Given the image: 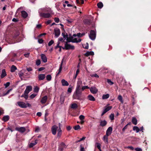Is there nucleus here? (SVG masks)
Returning a JSON list of instances; mask_svg holds the SVG:
<instances>
[{"label": "nucleus", "instance_id": "1", "mask_svg": "<svg viewBox=\"0 0 151 151\" xmlns=\"http://www.w3.org/2000/svg\"><path fill=\"white\" fill-rule=\"evenodd\" d=\"M51 10L47 8H42L39 10L40 16L45 18H49L51 17Z\"/></svg>", "mask_w": 151, "mask_h": 151}, {"label": "nucleus", "instance_id": "2", "mask_svg": "<svg viewBox=\"0 0 151 151\" xmlns=\"http://www.w3.org/2000/svg\"><path fill=\"white\" fill-rule=\"evenodd\" d=\"M83 91V90H82V88H81V87H76L75 91L73 96V98L81 100V95Z\"/></svg>", "mask_w": 151, "mask_h": 151}, {"label": "nucleus", "instance_id": "3", "mask_svg": "<svg viewBox=\"0 0 151 151\" xmlns=\"http://www.w3.org/2000/svg\"><path fill=\"white\" fill-rule=\"evenodd\" d=\"M18 105L20 107L22 108H26L27 107H30L31 106V104L29 103H25L22 101H19L17 102Z\"/></svg>", "mask_w": 151, "mask_h": 151}, {"label": "nucleus", "instance_id": "4", "mask_svg": "<svg viewBox=\"0 0 151 151\" xmlns=\"http://www.w3.org/2000/svg\"><path fill=\"white\" fill-rule=\"evenodd\" d=\"M96 36V32L95 30H91L89 35L90 38L92 40H94Z\"/></svg>", "mask_w": 151, "mask_h": 151}, {"label": "nucleus", "instance_id": "5", "mask_svg": "<svg viewBox=\"0 0 151 151\" xmlns=\"http://www.w3.org/2000/svg\"><path fill=\"white\" fill-rule=\"evenodd\" d=\"M65 49L66 50H74L75 47L73 45H71L68 43V42H65Z\"/></svg>", "mask_w": 151, "mask_h": 151}, {"label": "nucleus", "instance_id": "6", "mask_svg": "<svg viewBox=\"0 0 151 151\" xmlns=\"http://www.w3.org/2000/svg\"><path fill=\"white\" fill-rule=\"evenodd\" d=\"M67 146L63 142H62L59 146L58 150L59 151H63L64 148L67 147Z\"/></svg>", "mask_w": 151, "mask_h": 151}, {"label": "nucleus", "instance_id": "7", "mask_svg": "<svg viewBox=\"0 0 151 151\" xmlns=\"http://www.w3.org/2000/svg\"><path fill=\"white\" fill-rule=\"evenodd\" d=\"M54 32L55 33V37L56 38L58 37L60 34V29L58 28H55L54 29Z\"/></svg>", "mask_w": 151, "mask_h": 151}, {"label": "nucleus", "instance_id": "8", "mask_svg": "<svg viewBox=\"0 0 151 151\" xmlns=\"http://www.w3.org/2000/svg\"><path fill=\"white\" fill-rule=\"evenodd\" d=\"M58 127L56 125L53 126L51 128V131L53 134L55 135L56 133L57 130L58 129Z\"/></svg>", "mask_w": 151, "mask_h": 151}, {"label": "nucleus", "instance_id": "9", "mask_svg": "<svg viewBox=\"0 0 151 151\" xmlns=\"http://www.w3.org/2000/svg\"><path fill=\"white\" fill-rule=\"evenodd\" d=\"M15 130L19 132L23 133L26 131V129L24 127H17L15 128Z\"/></svg>", "mask_w": 151, "mask_h": 151}, {"label": "nucleus", "instance_id": "10", "mask_svg": "<svg viewBox=\"0 0 151 151\" xmlns=\"http://www.w3.org/2000/svg\"><path fill=\"white\" fill-rule=\"evenodd\" d=\"M89 89L91 93L93 94L96 93L98 91V89L94 86L91 87Z\"/></svg>", "mask_w": 151, "mask_h": 151}, {"label": "nucleus", "instance_id": "11", "mask_svg": "<svg viewBox=\"0 0 151 151\" xmlns=\"http://www.w3.org/2000/svg\"><path fill=\"white\" fill-rule=\"evenodd\" d=\"M32 87L31 86H27L26 89L24 92V93H26V94H28V93L32 91Z\"/></svg>", "mask_w": 151, "mask_h": 151}, {"label": "nucleus", "instance_id": "12", "mask_svg": "<svg viewBox=\"0 0 151 151\" xmlns=\"http://www.w3.org/2000/svg\"><path fill=\"white\" fill-rule=\"evenodd\" d=\"M112 127H109L106 131V134L107 135H110L112 133Z\"/></svg>", "mask_w": 151, "mask_h": 151}, {"label": "nucleus", "instance_id": "13", "mask_svg": "<svg viewBox=\"0 0 151 151\" xmlns=\"http://www.w3.org/2000/svg\"><path fill=\"white\" fill-rule=\"evenodd\" d=\"M45 77V74H40L38 76V79L39 81L44 80Z\"/></svg>", "mask_w": 151, "mask_h": 151}, {"label": "nucleus", "instance_id": "14", "mask_svg": "<svg viewBox=\"0 0 151 151\" xmlns=\"http://www.w3.org/2000/svg\"><path fill=\"white\" fill-rule=\"evenodd\" d=\"M41 59L44 63H46L47 61V58L45 54H41Z\"/></svg>", "mask_w": 151, "mask_h": 151}, {"label": "nucleus", "instance_id": "15", "mask_svg": "<svg viewBox=\"0 0 151 151\" xmlns=\"http://www.w3.org/2000/svg\"><path fill=\"white\" fill-rule=\"evenodd\" d=\"M76 36V35L75 34H73V36H70L68 37L66 39L67 42H70V41H73V37H75Z\"/></svg>", "mask_w": 151, "mask_h": 151}, {"label": "nucleus", "instance_id": "16", "mask_svg": "<svg viewBox=\"0 0 151 151\" xmlns=\"http://www.w3.org/2000/svg\"><path fill=\"white\" fill-rule=\"evenodd\" d=\"M47 96H44L41 99V103L42 104L45 103L47 101Z\"/></svg>", "mask_w": 151, "mask_h": 151}, {"label": "nucleus", "instance_id": "17", "mask_svg": "<svg viewBox=\"0 0 151 151\" xmlns=\"http://www.w3.org/2000/svg\"><path fill=\"white\" fill-rule=\"evenodd\" d=\"M6 75V73L4 69H3L2 70L1 73V78H4Z\"/></svg>", "mask_w": 151, "mask_h": 151}, {"label": "nucleus", "instance_id": "18", "mask_svg": "<svg viewBox=\"0 0 151 151\" xmlns=\"http://www.w3.org/2000/svg\"><path fill=\"white\" fill-rule=\"evenodd\" d=\"M82 84V80L80 79H78L77 82V86L76 87H81Z\"/></svg>", "mask_w": 151, "mask_h": 151}, {"label": "nucleus", "instance_id": "19", "mask_svg": "<svg viewBox=\"0 0 151 151\" xmlns=\"http://www.w3.org/2000/svg\"><path fill=\"white\" fill-rule=\"evenodd\" d=\"M107 124V122L106 120H101L100 122V125L101 127H104Z\"/></svg>", "mask_w": 151, "mask_h": 151}, {"label": "nucleus", "instance_id": "20", "mask_svg": "<svg viewBox=\"0 0 151 151\" xmlns=\"http://www.w3.org/2000/svg\"><path fill=\"white\" fill-rule=\"evenodd\" d=\"M81 40L80 38H73V41H70V42H72L73 43H78L81 42Z\"/></svg>", "mask_w": 151, "mask_h": 151}, {"label": "nucleus", "instance_id": "21", "mask_svg": "<svg viewBox=\"0 0 151 151\" xmlns=\"http://www.w3.org/2000/svg\"><path fill=\"white\" fill-rule=\"evenodd\" d=\"M109 136V135H107L106 134L103 137V140L106 143H108V137Z\"/></svg>", "mask_w": 151, "mask_h": 151}, {"label": "nucleus", "instance_id": "22", "mask_svg": "<svg viewBox=\"0 0 151 151\" xmlns=\"http://www.w3.org/2000/svg\"><path fill=\"white\" fill-rule=\"evenodd\" d=\"M21 14L22 16L24 18H26L28 16L27 13L24 11H22Z\"/></svg>", "mask_w": 151, "mask_h": 151}, {"label": "nucleus", "instance_id": "23", "mask_svg": "<svg viewBox=\"0 0 151 151\" xmlns=\"http://www.w3.org/2000/svg\"><path fill=\"white\" fill-rule=\"evenodd\" d=\"M61 83L63 86H68L69 85L68 83L64 79L62 80Z\"/></svg>", "mask_w": 151, "mask_h": 151}, {"label": "nucleus", "instance_id": "24", "mask_svg": "<svg viewBox=\"0 0 151 151\" xmlns=\"http://www.w3.org/2000/svg\"><path fill=\"white\" fill-rule=\"evenodd\" d=\"M37 140L36 139L33 143H31L29 145V147H32L35 145L37 143Z\"/></svg>", "mask_w": 151, "mask_h": 151}, {"label": "nucleus", "instance_id": "25", "mask_svg": "<svg viewBox=\"0 0 151 151\" xmlns=\"http://www.w3.org/2000/svg\"><path fill=\"white\" fill-rule=\"evenodd\" d=\"M88 99L90 101H94L95 100V99L94 97L91 95H88Z\"/></svg>", "mask_w": 151, "mask_h": 151}, {"label": "nucleus", "instance_id": "26", "mask_svg": "<svg viewBox=\"0 0 151 151\" xmlns=\"http://www.w3.org/2000/svg\"><path fill=\"white\" fill-rule=\"evenodd\" d=\"M62 35L63 36L64 40L67 39V38H68V34L65 32H62Z\"/></svg>", "mask_w": 151, "mask_h": 151}, {"label": "nucleus", "instance_id": "27", "mask_svg": "<svg viewBox=\"0 0 151 151\" xmlns=\"http://www.w3.org/2000/svg\"><path fill=\"white\" fill-rule=\"evenodd\" d=\"M9 119V116L8 115L4 116L2 119V120L5 122L8 121Z\"/></svg>", "mask_w": 151, "mask_h": 151}, {"label": "nucleus", "instance_id": "28", "mask_svg": "<svg viewBox=\"0 0 151 151\" xmlns=\"http://www.w3.org/2000/svg\"><path fill=\"white\" fill-rule=\"evenodd\" d=\"M132 122L133 124L136 125L137 124V120L135 117H133L132 119Z\"/></svg>", "mask_w": 151, "mask_h": 151}, {"label": "nucleus", "instance_id": "29", "mask_svg": "<svg viewBox=\"0 0 151 151\" xmlns=\"http://www.w3.org/2000/svg\"><path fill=\"white\" fill-rule=\"evenodd\" d=\"M94 54V52L93 51L88 52L85 54L86 56H88L89 55H93Z\"/></svg>", "mask_w": 151, "mask_h": 151}, {"label": "nucleus", "instance_id": "30", "mask_svg": "<svg viewBox=\"0 0 151 151\" xmlns=\"http://www.w3.org/2000/svg\"><path fill=\"white\" fill-rule=\"evenodd\" d=\"M17 69L16 67L14 65H12L11 68V71L12 72H14Z\"/></svg>", "mask_w": 151, "mask_h": 151}, {"label": "nucleus", "instance_id": "31", "mask_svg": "<svg viewBox=\"0 0 151 151\" xmlns=\"http://www.w3.org/2000/svg\"><path fill=\"white\" fill-rule=\"evenodd\" d=\"M84 23L86 24H89L91 23L90 20L89 19H85L83 21Z\"/></svg>", "mask_w": 151, "mask_h": 151}, {"label": "nucleus", "instance_id": "32", "mask_svg": "<svg viewBox=\"0 0 151 151\" xmlns=\"http://www.w3.org/2000/svg\"><path fill=\"white\" fill-rule=\"evenodd\" d=\"M112 108V107L111 106H107L105 108L104 110V111H105L106 113L108 111H109V110L111 109Z\"/></svg>", "mask_w": 151, "mask_h": 151}, {"label": "nucleus", "instance_id": "33", "mask_svg": "<svg viewBox=\"0 0 151 151\" xmlns=\"http://www.w3.org/2000/svg\"><path fill=\"white\" fill-rule=\"evenodd\" d=\"M78 105L76 103H73L71 104V107L73 109H76L78 108Z\"/></svg>", "mask_w": 151, "mask_h": 151}, {"label": "nucleus", "instance_id": "34", "mask_svg": "<svg viewBox=\"0 0 151 151\" xmlns=\"http://www.w3.org/2000/svg\"><path fill=\"white\" fill-rule=\"evenodd\" d=\"M133 129V130L136 131L137 133L138 132L140 131L139 129L137 126L134 127Z\"/></svg>", "mask_w": 151, "mask_h": 151}, {"label": "nucleus", "instance_id": "35", "mask_svg": "<svg viewBox=\"0 0 151 151\" xmlns=\"http://www.w3.org/2000/svg\"><path fill=\"white\" fill-rule=\"evenodd\" d=\"M79 118L81 121L82 123H83L84 122L83 120L85 119L84 116L81 115L79 116Z\"/></svg>", "mask_w": 151, "mask_h": 151}, {"label": "nucleus", "instance_id": "36", "mask_svg": "<svg viewBox=\"0 0 151 151\" xmlns=\"http://www.w3.org/2000/svg\"><path fill=\"white\" fill-rule=\"evenodd\" d=\"M109 94H106L103 95L102 98L103 99H107L109 98Z\"/></svg>", "mask_w": 151, "mask_h": 151}, {"label": "nucleus", "instance_id": "37", "mask_svg": "<svg viewBox=\"0 0 151 151\" xmlns=\"http://www.w3.org/2000/svg\"><path fill=\"white\" fill-rule=\"evenodd\" d=\"M97 6L99 8L101 9L103 7V5L101 2H99L97 4Z\"/></svg>", "mask_w": 151, "mask_h": 151}, {"label": "nucleus", "instance_id": "38", "mask_svg": "<svg viewBox=\"0 0 151 151\" xmlns=\"http://www.w3.org/2000/svg\"><path fill=\"white\" fill-rule=\"evenodd\" d=\"M51 76L50 75H48L46 76V78L47 81H50L51 79Z\"/></svg>", "mask_w": 151, "mask_h": 151}, {"label": "nucleus", "instance_id": "39", "mask_svg": "<svg viewBox=\"0 0 151 151\" xmlns=\"http://www.w3.org/2000/svg\"><path fill=\"white\" fill-rule=\"evenodd\" d=\"M118 99L122 103H123L122 98L121 95H119L118 96Z\"/></svg>", "mask_w": 151, "mask_h": 151}, {"label": "nucleus", "instance_id": "40", "mask_svg": "<svg viewBox=\"0 0 151 151\" xmlns=\"http://www.w3.org/2000/svg\"><path fill=\"white\" fill-rule=\"evenodd\" d=\"M39 88L37 86H36L34 88V91L35 92L38 93L39 91Z\"/></svg>", "mask_w": 151, "mask_h": 151}, {"label": "nucleus", "instance_id": "41", "mask_svg": "<svg viewBox=\"0 0 151 151\" xmlns=\"http://www.w3.org/2000/svg\"><path fill=\"white\" fill-rule=\"evenodd\" d=\"M109 118L111 120H114V114H111L109 116Z\"/></svg>", "mask_w": 151, "mask_h": 151}, {"label": "nucleus", "instance_id": "42", "mask_svg": "<svg viewBox=\"0 0 151 151\" xmlns=\"http://www.w3.org/2000/svg\"><path fill=\"white\" fill-rule=\"evenodd\" d=\"M75 130H77L80 129L81 128L80 126L79 125H77L75 126L74 127Z\"/></svg>", "mask_w": 151, "mask_h": 151}, {"label": "nucleus", "instance_id": "43", "mask_svg": "<svg viewBox=\"0 0 151 151\" xmlns=\"http://www.w3.org/2000/svg\"><path fill=\"white\" fill-rule=\"evenodd\" d=\"M107 82L110 85H112L114 84V83L112 82L109 79H108L107 80Z\"/></svg>", "mask_w": 151, "mask_h": 151}, {"label": "nucleus", "instance_id": "44", "mask_svg": "<svg viewBox=\"0 0 151 151\" xmlns=\"http://www.w3.org/2000/svg\"><path fill=\"white\" fill-rule=\"evenodd\" d=\"M37 95V94L33 93L31 94L29 96V97L31 99H33Z\"/></svg>", "mask_w": 151, "mask_h": 151}, {"label": "nucleus", "instance_id": "45", "mask_svg": "<svg viewBox=\"0 0 151 151\" xmlns=\"http://www.w3.org/2000/svg\"><path fill=\"white\" fill-rule=\"evenodd\" d=\"M36 65H39L41 63V61L40 59H38L36 61Z\"/></svg>", "mask_w": 151, "mask_h": 151}, {"label": "nucleus", "instance_id": "46", "mask_svg": "<svg viewBox=\"0 0 151 151\" xmlns=\"http://www.w3.org/2000/svg\"><path fill=\"white\" fill-rule=\"evenodd\" d=\"M54 42V41L53 40H51L48 43V45L49 46H50Z\"/></svg>", "mask_w": 151, "mask_h": 151}, {"label": "nucleus", "instance_id": "47", "mask_svg": "<svg viewBox=\"0 0 151 151\" xmlns=\"http://www.w3.org/2000/svg\"><path fill=\"white\" fill-rule=\"evenodd\" d=\"M82 90L84 91L86 89H90V88L88 86H84L82 87Z\"/></svg>", "mask_w": 151, "mask_h": 151}, {"label": "nucleus", "instance_id": "48", "mask_svg": "<svg viewBox=\"0 0 151 151\" xmlns=\"http://www.w3.org/2000/svg\"><path fill=\"white\" fill-rule=\"evenodd\" d=\"M91 76L93 77L99 78V76L97 74H93L91 75Z\"/></svg>", "mask_w": 151, "mask_h": 151}, {"label": "nucleus", "instance_id": "49", "mask_svg": "<svg viewBox=\"0 0 151 151\" xmlns=\"http://www.w3.org/2000/svg\"><path fill=\"white\" fill-rule=\"evenodd\" d=\"M65 40H64V39L62 37H60L58 38V42H60V41L63 42H64Z\"/></svg>", "mask_w": 151, "mask_h": 151}, {"label": "nucleus", "instance_id": "50", "mask_svg": "<svg viewBox=\"0 0 151 151\" xmlns=\"http://www.w3.org/2000/svg\"><path fill=\"white\" fill-rule=\"evenodd\" d=\"M12 90V89H9V90H8L6 93L4 94L3 96H5L6 95L8 94Z\"/></svg>", "mask_w": 151, "mask_h": 151}, {"label": "nucleus", "instance_id": "51", "mask_svg": "<svg viewBox=\"0 0 151 151\" xmlns=\"http://www.w3.org/2000/svg\"><path fill=\"white\" fill-rule=\"evenodd\" d=\"M97 147L99 150L100 151H101V145L99 143H98L97 145Z\"/></svg>", "mask_w": 151, "mask_h": 151}, {"label": "nucleus", "instance_id": "52", "mask_svg": "<svg viewBox=\"0 0 151 151\" xmlns=\"http://www.w3.org/2000/svg\"><path fill=\"white\" fill-rule=\"evenodd\" d=\"M60 44V42H58L57 46H56L55 47V49H57L58 48H60V47H61V46H59Z\"/></svg>", "mask_w": 151, "mask_h": 151}, {"label": "nucleus", "instance_id": "53", "mask_svg": "<svg viewBox=\"0 0 151 151\" xmlns=\"http://www.w3.org/2000/svg\"><path fill=\"white\" fill-rule=\"evenodd\" d=\"M10 83L9 82H7L4 85L5 86V88H6L9 86L10 85Z\"/></svg>", "mask_w": 151, "mask_h": 151}, {"label": "nucleus", "instance_id": "54", "mask_svg": "<svg viewBox=\"0 0 151 151\" xmlns=\"http://www.w3.org/2000/svg\"><path fill=\"white\" fill-rule=\"evenodd\" d=\"M135 150L136 151H142V150L141 148L139 147H137L135 149Z\"/></svg>", "mask_w": 151, "mask_h": 151}, {"label": "nucleus", "instance_id": "55", "mask_svg": "<svg viewBox=\"0 0 151 151\" xmlns=\"http://www.w3.org/2000/svg\"><path fill=\"white\" fill-rule=\"evenodd\" d=\"M54 20L56 22L58 23L59 22V18L58 17H55L54 18Z\"/></svg>", "mask_w": 151, "mask_h": 151}, {"label": "nucleus", "instance_id": "56", "mask_svg": "<svg viewBox=\"0 0 151 151\" xmlns=\"http://www.w3.org/2000/svg\"><path fill=\"white\" fill-rule=\"evenodd\" d=\"M43 42V40L42 39H39L38 40V42L40 44L42 43Z\"/></svg>", "mask_w": 151, "mask_h": 151}, {"label": "nucleus", "instance_id": "57", "mask_svg": "<svg viewBox=\"0 0 151 151\" xmlns=\"http://www.w3.org/2000/svg\"><path fill=\"white\" fill-rule=\"evenodd\" d=\"M19 75L20 77H21L22 76H23L24 75V73H23L22 72L20 71L19 72Z\"/></svg>", "mask_w": 151, "mask_h": 151}, {"label": "nucleus", "instance_id": "58", "mask_svg": "<svg viewBox=\"0 0 151 151\" xmlns=\"http://www.w3.org/2000/svg\"><path fill=\"white\" fill-rule=\"evenodd\" d=\"M24 98L26 99H27L28 98V94H27L26 93H24Z\"/></svg>", "mask_w": 151, "mask_h": 151}, {"label": "nucleus", "instance_id": "59", "mask_svg": "<svg viewBox=\"0 0 151 151\" xmlns=\"http://www.w3.org/2000/svg\"><path fill=\"white\" fill-rule=\"evenodd\" d=\"M62 70V67L60 66L59 70L58 73H57V75L59 74L61 72Z\"/></svg>", "mask_w": 151, "mask_h": 151}, {"label": "nucleus", "instance_id": "60", "mask_svg": "<svg viewBox=\"0 0 151 151\" xmlns=\"http://www.w3.org/2000/svg\"><path fill=\"white\" fill-rule=\"evenodd\" d=\"M4 113V110L1 108H0V115Z\"/></svg>", "mask_w": 151, "mask_h": 151}, {"label": "nucleus", "instance_id": "61", "mask_svg": "<svg viewBox=\"0 0 151 151\" xmlns=\"http://www.w3.org/2000/svg\"><path fill=\"white\" fill-rule=\"evenodd\" d=\"M127 126L126 125L125 127L122 129V131L124 132L125 130L127 129Z\"/></svg>", "mask_w": 151, "mask_h": 151}, {"label": "nucleus", "instance_id": "62", "mask_svg": "<svg viewBox=\"0 0 151 151\" xmlns=\"http://www.w3.org/2000/svg\"><path fill=\"white\" fill-rule=\"evenodd\" d=\"M127 148L131 150H134V148L132 146H128L127 147Z\"/></svg>", "mask_w": 151, "mask_h": 151}, {"label": "nucleus", "instance_id": "63", "mask_svg": "<svg viewBox=\"0 0 151 151\" xmlns=\"http://www.w3.org/2000/svg\"><path fill=\"white\" fill-rule=\"evenodd\" d=\"M45 68L44 67H41L39 68L38 70L39 71H41L44 70Z\"/></svg>", "mask_w": 151, "mask_h": 151}, {"label": "nucleus", "instance_id": "64", "mask_svg": "<svg viewBox=\"0 0 151 151\" xmlns=\"http://www.w3.org/2000/svg\"><path fill=\"white\" fill-rule=\"evenodd\" d=\"M40 130V128L38 127H36L35 130V132H38Z\"/></svg>", "mask_w": 151, "mask_h": 151}]
</instances>
